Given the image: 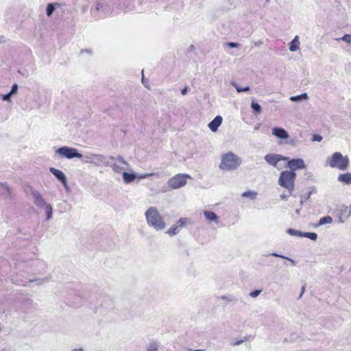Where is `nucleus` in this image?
Returning <instances> with one entry per match:
<instances>
[{
	"instance_id": "f257e3e1",
	"label": "nucleus",
	"mask_w": 351,
	"mask_h": 351,
	"mask_svg": "<svg viewBox=\"0 0 351 351\" xmlns=\"http://www.w3.org/2000/svg\"><path fill=\"white\" fill-rule=\"evenodd\" d=\"M147 224L156 229L162 230L166 227V223L156 207H149L145 213Z\"/></svg>"
},
{
	"instance_id": "f03ea898",
	"label": "nucleus",
	"mask_w": 351,
	"mask_h": 351,
	"mask_svg": "<svg viewBox=\"0 0 351 351\" xmlns=\"http://www.w3.org/2000/svg\"><path fill=\"white\" fill-rule=\"evenodd\" d=\"M241 163L238 156L232 152H228L222 156L219 168L224 171H232L237 169Z\"/></svg>"
},
{
	"instance_id": "7ed1b4c3",
	"label": "nucleus",
	"mask_w": 351,
	"mask_h": 351,
	"mask_svg": "<svg viewBox=\"0 0 351 351\" xmlns=\"http://www.w3.org/2000/svg\"><path fill=\"white\" fill-rule=\"evenodd\" d=\"M296 174L295 172L290 171H283L280 173L278 181V184L286 189L290 194L293 193L295 187V180Z\"/></svg>"
},
{
	"instance_id": "20e7f679",
	"label": "nucleus",
	"mask_w": 351,
	"mask_h": 351,
	"mask_svg": "<svg viewBox=\"0 0 351 351\" xmlns=\"http://www.w3.org/2000/svg\"><path fill=\"white\" fill-rule=\"evenodd\" d=\"M328 161L332 168H337L342 171L346 170L349 166L348 157L343 156L340 152H335Z\"/></svg>"
},
{
	"instance_id": "39448f33",
	"label": "nucleus",
	"mask_w": 351,
	"mask_h": 351,
	"mask_svg": "<svg viewBox=\"0 0 351 351\" xmlns=\"http://www.w3.org/2000/svg\"><path fill=\"white\" fill-rule=\"evenodd\" d=\"M188 178L191 179V177L188 174L178 173L171 178L167 184L171 189H177L185 186Z\"/></svg>"
},
{
	"instance_id": "423d86ee",
	"label": "nucleus",
	"mask_w": 351,
	"mask_h": 351,
	"mask_svg": "<svg viewBox=\"0 0 351 351\" xmlns=\"http://www.w3.org/2000/svg\"><path fill=\"white\" fill-rule=\"evenodd\" d=\"M56 153L62 158H66L68 159H72L74 158H81L82 157V155L78 152L77 149L66 146L58 148L56 151Z\"/></svg>"
},
{
	"instance_id": "0eeeda50",
	"label": "nucleus",
	"mask_w": 351,
	"mask_h": 351,
	"mask_svg": "<svg viewBox=\"0 0 351 351\" xmlns=\"http://www.w3.org/2000/svg\"><path fill=\"white\" fill-rule=\"evenodd\" d=\"M289 159L288 157L282 156L280 154H269L265 155V161L275 167H277V164L280 160H287Z\"/></svg>"
},
{
	"instance_id": "6e6552de",
	"label": "nucleus",
	"mask_w": 351,
	"mask_h": 351,
	"mask_svg": "<svg viewBox=\"0 0 351 351\" xmlns=\"http://www.w3.org/2000/svg\"><path fill=\"white\" fill-rule=\"evenodd\" d=\"M287 167L290 169V171L294 172L296 169L305 168V164L302 158L292 159L287 162Z\"/></svg>"
},
{
	"instance_id": "1a4fd4ad",
	"label": "nucleus",
	"mask_w": 351,
	"mask_h": 351,
	"mask_svg": "<svg viewBox=\"0 0 351 351\" xmlns=\"http://www.w3.org/2000/svg\"><path fill=\"white\" fill-rule=\"evenodd\" d=\"M49 171L59 180L60 181L66 189H68L67 180L65 174L60 170L57 169L54 167H50Z\"/></svg>"
},
{
	"instance_id": "9d476101",
	"label": "nucleus",
	"mask_w": 351,
	"mask_h": 351,
	"mask_svg": "<svg viewBox=\"0 0 351 351\" xmlns=\"http://www.w3.org/2000/svg\"><path fill=\"white\" fill-rule=\"evenodd\" d=\"M273 136L281 140H287L289 138V133L282 128L276 127L272 129Z\"/></svg>"
},
{
	"instance_id": "9b49d317",
	"label": "nucleus",
	"mask_w": 351,
	"mask_h": 351,
	"mask_svg": "<svg viewBox=\"0 0 351 351\" xmlns=\"http://www.w3.org/2000/svg\"><path fill=\"white\" fill-rule=\"evenodd\" d=\"M91 160V163L94 164L96 166H108L109 164L106 160V158L101 154H93V158Z\"/></svg>"
},
{
	"instance_id": "f8f14e48",
	"label": "nucleus",
	"mask_w": 351,
	"mask_h": 351,
	"mask_svg": "<svg viewBox=\"0 0 351 351\" xmlns=\"http://www.w3.org/2000/svg\"><path fill=\"white\" fill-rule=\"evenodd\" d=\"M31 195L34 199V202L36 206L42 208L47 204V202L43 198L41 194L38 191H32Z\"/></svg>"
},
{
	"instance_id": "ddd939ff",
	"label": "nucleus",
	"mask_w": 351,
	"mask_h": 351,
	"mask_svg": "<svg viewBox=\"0 0 351 351\" xmlns=\"http://www.w3.org/2000/svg\"><path fill=\"white\" fill-rule=\"evenodd\" d=\"M222 120L223 119L221 116H217L211 122L208 123L209 129L212 132H215L222 123Z\"/></svg>"
},
{
	"instance_id": "4468645a",
	"label": "nucleus",
	"mask_w": 351,
	"mask_h": 351,
	"mask_svg": "<svg viewBox=\"0 0 351 351\" xmlns=\"http://www.w3.org/2000/svg\"><path fill=\"white\" fill-rule=\"evenodd\" d=\"M338 181L346 184H351V173L340 174L337 178Z\"/></svg>"
},
{
	"instance_id": "2eb2a0df",
	"label": "nucleus",
	"mask_w": 351,
	"mask_h": 351,
	"mask_svg": "<svg viewBox=\"0 0 351 351\" xmlns=\"http://www.w3.org/2000/svg\"><path fill=\"white\" fill-rule=\"evenodd\" d=\"M204 215L208 221H215L217 223H218V216L214 212L205 210L204 211Z\"/></svg>"
},
{
	"instance_id": "dca6fc26",
	"label": "nucleus",
	"mask_w": 351,
	"mask_h": 351,
	"mask_svg": "<svg viewBox=\"0 0 351 351\" xmlns=\"http://www.w3.org/2000/svg\"><path fill=\"white\" fill-rule=\"evenodd\" d=\"M300 41L299 36H295L292 41L289 43V50L292 52L296 51L299 49Z\"/></svg>"
},
{
	"instance_id": "f3484780",
	"label": "nucleus",
	"mask_w": 351,
	"mask_h": 351,
	"mask_svg": "<svg viewBox=\"0 0 351 351\" xmlns=\"http://www.w3.org/2000/svg\"><path fill=\"white\" fill-rule=\"evenodd\" d=\"M135 178H136V175L134 173H126V172H124L123 173V179L124 182L126 184L131 183L132 182H133Z\"/></svg>"
},
{
	"instance_id": "a211bd4d",
	"label": "nucleus",
	"mask_w": 351,
	"mask_h": 351,
	"mask_svg": "<svg viewBox=\"0 0 351 351\" xmlns=\"http://www.w3.org/2000/svg\"><path fill=\"white\" fill-rule=\"evenodd\" d=\"M290 100L295 102H300L303 100H307L308 99V95L307 93H302L300 95L297 96H291L290 98Z\"/></svg>"
},
{
	"instance_id": "6ab92c4d",
	"label": "nucleus",
	"mask_w": 351,
	"mask_h": 351,
	"mask_svg": "<svg viewBox=\"0 0 351 351\" xmlns=\"http://www.w3.org/2000/svg\"><path fill=\"white\" fill-rule=\"evenodd\" d=\"M332 222V218L330 216H325L324 217H322L317 225V226H321L324 224H330Z\"/></svg>"
},
{
	"instance_id": "aec40b11",
	"label": "nucleus",
	"mask_w": 351,
	"mask_h": 351,
	"mask_svg": "<svg viewBox=\"0 0 351 351\" xmlns=\"http://www.w3.org/2000/svg\"><path fill=\"white\" fill-rule=\"evenodd\" d=\"M180 228L178 225L173 224L171 226V227L167 230V234H169L170 236H174L177 234L179 232Z\"/></svg>"
},
{
	"instance_id": "412c9836",
	"label": "nucleus",
	"mask_w": 351,
	"mask_h": 351,
	"mask_svg": "<svg viewBox=\"0 0 351 351\" xmlns=\"http://www.w3.org/2000/svg\"><path fill=\"white\" fill-rule=\"evenodd\" d=\"M42 208H45L47 213V220H49L52 217L53 208L52 206L49 204H46Z\"/></svg>"
},
{
	"instance_id": "4be33fe9",
	"label": "nucleus",
	"mask_w": 351,
	"mask_h": 351,
	"mask_svg": "<svg viewBox=\"0 0 351 351\" xmlns=\"http://www.w3.org/2000/svg\"><path fill=\"white\" fill-rule=\"evenodd\" d=\"M287 232L290 235L300 237H302L303 234H304V232L294 230V229H291V228H289L287 230Z\"/></svg>"
},
{
	"instance_id": "5701e85b",
	"label": "nucleus",
	"mask_w": 351,
	"mask_h": 351,
	"mask_svg": "<svg viewBox=\"0 0 351 351\" xmlns=\"http://www.w3.org/2000/svg\"><path fill=\"white\" fill-rule=\"evenodd\" d=\"M231 85L233 86L236 88V90L238 93L246 92L250 90L249 86H245L243 88H240V86L236 82H231Z\"/></svg>"
},
{
	"instance_id": "b1692460",
	"label": "nucleus",
	"mask_w": 351,
	"mask_h": 351,
	"mask_svg": "<svg viewBox=\"0 0 351 351\" xmlns=\"http://www.w3.org/2000/svg\"><path fill=\"white\" fill-rule=\"evenodd\" d=\"M251 107L256 114H260L262 111L261 106L258 103L254 102V101H252L251 104Z\"/></svg>"
},
{
	"instance_id": "393cba45",
	"label": "nucleus",
	"mask_w": 351,
	"mask_h": 351,
	"mask_svg": "<svg viewBox=\"0 0 351 351\" xmlns=\"http://www.w3.org/2000/svg\"><path fill=\"white\" fill-rule=\"evenodd\" d=\"M257 195V193L254 191H245L242 194L243 197H250L252 199H254Z\"/></svg>"
},
{
	"instance_id": "a878e982",
	"label": "nucleus",
	"mask_w": 351,
	"mask_h": 351,
	"mask_svg": "<svg viewBox=\"0 0 351 351\" xmlns=\"http://www.w3.org/2000/svg\"><path fill=\"white\" fill-rule=\"evenodd\" d=\"M303 237L308 238L313 241H315L317 239V234L315 232H304Z\"/></svg>"
},
{
	"instance_id": "bb28decb",
	"label": "nucleus",
	"mask_w": 351,
	"mask_h": 351,
	"mask_svg": "<svg viewBox=\"0 0 351 351\" xmlns=\"http://www.w3.org/2000/svg\"><path fill=\"white\" fill-rule=\"evenodd\" d=\"M55 8L53 3H49L47 6L46 14L48 16H50L54 12Z\"/></svg>"
},
{
	"instance_id": "cd10ccee",
	"label": "nucleus",
	"mask_w": 351,
	"mask_h": 351,
	"mask_svg": "<svg viewBox=\"0 0 351 351\" xmlns=\"http://www.w3.org/2000/svg\"><path fill=\"white\" fill-rule=\"evenodd\" d=\"M343 40L345 43L348 44H351V35L350 34H345L343 37L339 38L337 39V40Z\"/></svg>"
},
{
	"instance_id": "c85d7f7f",
	"label": "nucleus",
	"mask_w": 351,
	"mask_h": 351,
	"mask_svg": "<svg viewBox=\"0 0 351 351\" xmlns=\"http://www.w3.org/2000/svg\"><path fill=\"white\" fill-rule=\"evenodd\" d=\"M158 348V344L156 342H152L148 346L147 351H157Z\"/></svg>"
},
{
	"instance_id": "c756f323",
	"label": "nucleus",
	"mask_w": 351,
	"mask_h": 351,
	"mask_svg": "<svg viewBox=\"0 0 351 351\" xmlns=\"http://www.w3.org/2000/svg\"><path fill=\"white\" fill-rule=\"evenodd\" d=\"M159 176V173H156V172H153V173H145V174L141 175L139 176V178L143 179V178H146L147 177H150V176Z\"/></svg>"
},
{
	"instance_id": "7c9ffc66",
	"label": "nucleus",
	"mask_w": 351,
	"mask_h": 351,
	"mask_svg": "<svg viewBox=\"0 0 351 351\" xmlns=\"http://www.w3.org/2000/svg\"><path fill=\"white\" fill-rule=\"evenodd\" d=\"M112 169L114 170V171L117 172V173H120L122 170L124 169L123 167H119L117 164H112Z\"/></svg>"
},
{
	"instance_id": "2f4dec72",
	"label": "nucleus",
	"mask_w": 351,
	"mask_h": 351,
	"mask_svg": "<svg viewBox=\"0 0 351 351\" xmlns=\"http://www.w3.org/2000/svg\"><path fill=\"white\" fill-rule=\"evenodd\" d=\"M186 222V218H181L177 222L176 224L178 225L179 228L183 227Z\"/></svg>"
},
{
	"instance_id": "473e14b6",
	"label": "nucleus",
	"mask_w": 351,
	"mask_h": 351,
	"mask_svg": "<svg viewBox=\"0 0 351 351\" xmlns=\"http://www.w3.org/2000/svg\"><path fill=\"white\" fill-rule=\"evenodd\" d=\"M271 256H276V257H280V258H285V259H287L288 261H291L293 265H295V261L291 259V258H287V257H285L282 255H280V254H278L276 253H272L271 254Z\"/></svg>"
},
{
	"instance_id": "72a5a7b5",
	"label": "nucleus",
	"mask_w": 351,
	"mask_h": 351,
	"mask_svg": "<svg viewBox=\"0 0 351 351\" xmlns=\"http://www.w3.org/2000/svg\"><path fill=\"white\" fill-rule=\"evenodd\" d=\"M261 293V290H255L254 291H252L250 293V295L252 297V298H256L257 296L259 295V294Z\"/></svg>"
},
{
	"instance_id": "f704fd0d",
	"label": "nucleus",
	"mask_w": 351,
	"mask_h": 351,
	"mask_svg": "<svg viewBox=\"0 0 351 351\" xmlns=\"http://www.w3.org/2000/svg\"><path fill=\"white\" fill-rule=\"evenodd\" d=\"M18 90V85L16 84H14L12 86V88H11V90H10V94L12 95L14 94H15Z\"/></svg>"
},
{
	"instance_id": "c9c22d12",
	"label": "nucleus",
	"mask_w": 351,
	"mask_h": 351,
	"mask_svg": "<svg viewBox=\"0 0 351 351\" xmlns=\"http://www.w3.org/2000/svg\"><path fill=\"white\" fill-rule=\"evenodd\" d=\"M322 136H320V135H318V134H315L313 135V138H312V141H317V142H320L322 140Z\"/></svg>"
},
{
	"instance_id": "e433bc0d",
	"label": "nucleus",
	"mask_w": 351,
	"mask_h": 351,
	"mask_svg": "<svg viewBox=\"0 0 351 351\" xmlns=\"http://www.w3.org/2000/svg\"><path fill=\"white\" fill-rule=\"evenodd\" d=\"M11 97H12V95L10 94V93H8V94L3 95L2 96V99H3V101H10V98H11Z\"/></svg>"
},
{
	"instance_id": "4c0bfd02",
	"label": "nucleus",
	"mask_w": 351,
	"mask_h": 351,
	"mask_svg": "<svg viewBox=\"0 0 351 351\" xmlns=\"http://www.w3.org/2000/svg\"><path fill=\"white\" fill-rule=\"evenodd\" d=\"M92 158H93V154H90V155H89V156H85V160H84V161H85L86 162H90V163H91V160H92Z\"/></svg>"
},
{
	"instance_id": "58836bf2",
	"label": "nucleus",
	"mask_w": 351,
	"mask_h": 351,
	"mask_svg": "<svg viewBox=\"0 0 351 351\" xmlns=\"http://www.w3.org/2000/svg\"><path fill=\"white\" fill-rule=\"evenodd\" d=\"M117 160L121 162L122 164H124V165H128V162L123 158V157L121 156H118L117 157Z\"/></svg>"
},
{
	"instance_id": "ea45409f",
	"label": "nucleus",
	"mask_w": 351,
	"mask_h": 351,
	"mask_svg": "<svg viewBox=\"0 0 351 351\" xmlns=\"http://www.w3.org/2000/svg\"><path fill=\"white\" fill-rule=\"evenodd\" d=\"M102 5L100 3L97 2L95 3V10L96 11H99L101 8Z\"/></svg>"
},
{
	"instance_id": "a19ab883",
	"label": "nucleus",
	"mask_w": 351,
	"mask_h": 351,
	"mask_svg": "<svg viewBox=\"0 0 351 351\" xmlns=\"http://www.w3.org/2000/svg\"><path fill=\"white\" fill-rule=\"evenodd\" d=\"M228 45L232 48L237 47L239 45V44L237 43H229Z\"/></svg>"
},
{
	"instance_id": "79ce46f5",
	"label": "nucleus",
	"mask_w": 351,
	"mask_h": 351,
	"mask_svg": "<svg viewBox=\"0 0 351 351\" xmlns=\"http://www.w3.org/2000/svg\"><path fill=\"white\" fill-rule=\"evenodd\" d=\"M344 212H345V213H348V215H347V217L350 216V214H351V210H350V209H349L348 207H345V208H344Z\"/></svg>"
},
{
	"instance_id": "37998d69",
	"label": "nucleus",
	"mask_w": 351,
	"mask_h": 351,
	"mask_svg": "<svg viewBox=\"0 0 351 351\" xmlns=\"http://www.w3.org/2000/svg\"><path fill=\"white\" fill-rule=\"evenodd\" d=\"M188 91V87H185L184 88H183L182 90H181V93L182 95H185L186 94Z\"/></svg>"
},
{
	"instance_id": "c03bdc74",
	"label": "nucleus",
	"mask_w": 351,
	"mask_h": 351,
	"mask_svg": "<svg viewBox=\"0 0 351 351\" xmlns=\"http://www.w3.org/2000/svg\"><path fill=\"white\" fill-rule=\"evenodd\" d=\"M304 291H305V287H302V289H301V293H300V296H299V298H300L302 296L303 293H304Z\"/></svg>"
},
{
	"instance_id": "a18cd8bd",
	"label": "nucleus",
	"mask_w": 351,
	"mask_h": 351,
	"mask_svg": "<svg viewBox=\"0 0 351 351\" xmlns=\"http://www.w3.org/2000/svg\"><path fill=\"white\" fill-rule=\"evenodd\" d=\"M243 342V340H240V341H238L235 342L234 343H233V345L238 346V345L241 344Z\"/></svg>"
},
{
	"instance_id": "49530a36",
	"label": "nucleus",
	"mask_w": 351,
	"mask_h": 351,
	"mask_svg": "<svg viewBox=\"0 0 351 351\" xmlns=\"http://www.w3.org/2000/svg\"><path fill=\"white\" fill-rule=\"evenodd\" d=\"M84 52H86V53H92V51L90 49H84V50H82L81 51V53H84Z\"/></svg>"
},
{
	"instance_id": "de8ad7c7",
	"label": "nucleus",
	"mask_w": 351,
	"mask_h": 351,
	"mask_svg": "<svg viewBox=\"0 0 351 351\" xmlns=\"http://www.w3.org/2000/svg\"><path fill=\"white\" fill-rule=\"evenodd\" d=\"M280 197H281V199H285V200H286V199H287V195H285V194H282V195H280Z\"/></svg>"
},
{
	"instance_id": "09e8293b",
	"label": "nucleus",
	"mask_w": 351,
	"mask_h": 351,
	"mask_svg": "<svg viewBox=\"0 0 351 351\" xmlns=\"http://www.w3.org/2000/svg\"><path fill=\"white\" fill-rule=\"evenodd\" d=\"M5 189H6L7 192L10 194V188L8 187V186L7 184H5Z\"/></svg>"
},
{
	"instance_id": "8fccbe9b",
	"label": "nucleus",
	"mask_w": 351,
	"mask_h": 351,
	"mask_svg": "<svg viewBox=\"0 0 351 351\" xmlns=\"http://www.w3.org/2000/svg\"><path fill=\"white\" fill-rule=\"evenodd\" d=\"M71 351H84L82 348H75L72 350Z\"/></svg>"
},
{
	"instance_id": "3c124183",
	"label": "nucleus",
	"mask_w": 351,
	"mask_h": 351,
	"mask_svg": "<svg viewBox=\"0 0 351 351\" xmlns=\"http://www.w3.org/2000/svg\"><path fill=\"white\" fill-rule=\"evenodd\" d=\"M258 128H259V125H258L257 126H256L254 129H255V130H258Z\"/></svg>"
},
{
	"instance_id": "603ef678",
	"label": "nucleus",
	"mask_w": 351,
	"mask_h": 351,
	"mask_svg": "<svg viewBox=\"0 0 351 351\" xmlns=\"http://www.w3.org/2000/svg\"><path fill=\"white\" fill-rule=\"evenodd\" d=\"M295 213H296L297 214H299V213H300V210H295Z\"/></svg>"
}]
</instances>
